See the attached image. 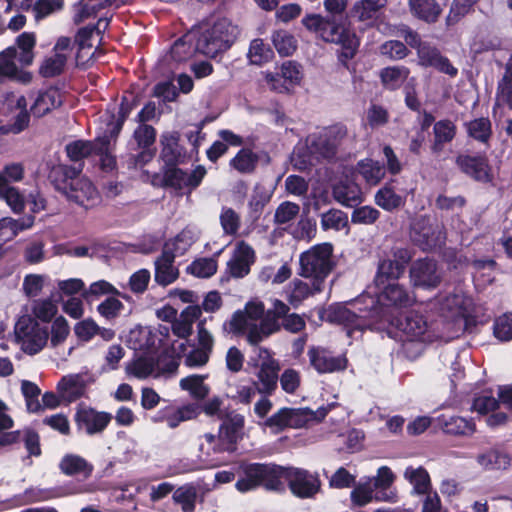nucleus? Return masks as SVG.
Masks as SVG:
<instances>
[{
    "instance_id": "obj_15",
    "label": "nucleus",
    "mask_w": 512,
    "mask_h": 512,
    "mask_svg": "<svg viewBox=\"0 0 512 512\" xmlns=\"http://www.w3.org/2000/svg\"><path fill=\"white\" fill-rule=\"evenodd\" d=\"M387 321L390 327L405 334L409 340L421 337L427 330V321L424 316L413 310L400 312L396 316L388 317L386 314Z\"/></svg>"
},
{
    "instance_id": "obj_57",
    "label": "nucleus",
    "mask_w": 512,
    "mask_h": 512,
    "mask_svg": "<svg viewBox=\"0 0 512 512\" xmlns=\"http://www.w3.org/2000/svg\"><path fill=\"white\" fill-rule=\"evenodd\" d=\"M479 0H453L450 11L446 17L448 26L456 24L462 17L469 13L474 4Z\"/></svg>"
},
{
    "instance_id": "obj_64",
    "label": "nucleus",
    "mask_w": 512,
    "mask_h": 512,
    "mask_svg": "<svg viewBox=\"0 0 512 512\" xmlns=\"http://www.w3.org/2000/svg\"><path fill=\"white\" fill-rule=\"evenodd\" d=\"M70 333V327L67 320L63 316H58L51 326L50 342L53 347H57L63 343Z\"/></svg>"
},
{
    "instance_id": "obj_43",
    "label": "nucleus",
    "mask_w": 512,
    "mask_h": 512,
    "mask_svg": "<svg viewBox=\"0 0 512 512\" xmlns=\"http://www.w3.org/2000/svg\"><path fill=\"white\" fill-rule=\"evenodd\" d=\"M196 50L188 34L178 38L170 49V57L175 62L181 63L188 60Z\"/></svg>"
},
{
    "instance_id": "obj_22",
    "label": "nucleus",
    "mask_w": 512,
    "mask_h": 512,
    "mask_svg": "<svg viewBox=\"0 0 512 512\" xmlns=\"http://www.w3.org/2000/svg\"><path fill=\"white\" fill-rule=\"evenodd\" d=\"M456 164L467 176L476 181L488 182L490 180L488 160L482 155H459Z\"/></svg>"
},
{
    "instance_id": "obj_1",
    "label": "nucleus",
    "mask_w": 512,
    "mask_h": 512,
    "mask_svg": "<svg viewBox=\"0 0 512 512\" xmlns=\"http://www.w3.org/2000/svg\"><path fill=\"white\" fill-rule=\"evenodd\" d=\"M301 23L309 32L314 33L316 37L324 42L340 45L341 51L338 54V61L345 68H349L348 62L356 55L359 40L350 29L348 19L310 13L302 18Z\"/></svg>"
},
{
    "instance_id": "obj_17",
    "label": "nucleus",
    "mask_w": 512,
    "mask_h": 512,
    "mask_svg": "<svg viewBox=\"0 0 512 512\" xmlns=\"http://www.w3.org/2000/svg\"><path fill=\"white\" fill-rule=\"evenodd\" d=\"M255 261L254 249L246 241L241 240L236 244L232 257L227 262L226 272L233 278H244L250 273Z\"/></svg>"
},
{
    "instance_id": "obj_40",
    "label": "nucleus",
    "mask_w": 512,
    "mask_h": 512,
    "mask_svg": "<svg viewBox=\"0 0 512 512\" xmlns=\"http://www.w3.org/2000/svg\"><path fill=\"white\" fill-rule=\"evenodd\" d=\"M182 390L188 391L192 398L203 400L209 394V387L204 384V377L201 375H189L180 380Z\"/></svg>"
},
{
    "instance_id": "obj_37",
    "label": "nucleus",
    "mask_w": 512,
    "mask_h": 512,
    "mask_svg": "<svg viewBox=\"0 0 512 512\" xmlns=\"http://www.w3.org/2000/svg\"><path fill=\"white\" fill-rule=\"evenodd\" d=\"M35 216L33 214L25 215L19 219L3 217L0 219V235L10 232L8 238L17 236L20 232L31 228L34 225Z\"/></svg>"
},
{
    "instance_id": "obj_24",
    "label": "nucleus",
    "mask_w": 512,
    "mask_h": 512,
    "mask_svg": "<svg viewBox=\"0 0 512 512\" xmlns=\"http://www.w3.org/2000/svg\"><path fill=\"white\" fill-rule=\"evenodd\" d=\"M311 280V285L298 278H294L289 283L287 301L294 308L299 307L307 298L321 293L324 290V284L314 279Z\"/></svg>"
},
{
    "instance_id": "obj_27",
    "label": "nucleus",
    "mask_w": 512,
    "mask_h": 512,
    "mask_svg": "<svg viewBox=\"0 0 512 512\" xmlns=\"http://www.w3.org/2000/svg\"><path fill=\"white\" fill-rule=\"evenodd\" d=\"M61 105L62 99L59 90L55 87H50L45 91L39 92L30 111L35 117L40 118Z\"/></svg>"
},
{
    "instance_id": "obj_18",
    "label": "nucleus",
    "mask_w": 512,
    "mask_h": 512,
    "mask_svg": "<svg viewBox=\"0 0 512 512\" xmlns=\"http://www.w3.org/2000/svg\"><path fill=\"white\" fill-rule=\"evenodd\" d=\"M74 420L79 429H84L88 435H95L106 429L112 420V415L92 407H83L77 409Z\"/></svg>"
},
{
    "instance_id": "obj_45",
    "label": "nucleus",
    "mask_w": 512,
    "mask_h": 512,
    "mask_svg": "<svg viewBox=\"0 0 512 512\" xmlns=\"http://www.w3.org/2000/svg\"><path fill=\"white\" fill-rule=\"evenodd\" d=\"M217 261L213 258H199L186 268L187 273L198 278H209L217 272Z\"/></svg>"
},
{
    "instance_id": "obj_4",
    "label": "nucleus",
    "mask_w": 512,
    "mask_h": 512,
    "mask_svg": "<svg viewBox=\"0 0 512 512\" xmlns=\"http://www.w3.org/2000/svg\"><path fill=\"white\" fill-rule=\"evenodd\" d=\"M238 27L227 18H218L200 32L196 40V50L210 58L226 52L235 42Z\"/></svg>"
},
{
    "instance_id": "obj_20",
    "label": "nucleus",
    "mask_w": 512,
    "mask_h": 512,
    "mask_svg": "<svg viewBox=\"0 0 512 512\" xmlns=\"http://www.w3.org/2000/svg\"><path fill=\"white\" fill-rule=\"evenodd\" d=\"M417 55L422 66L433 67L451 77H455L458 73L457 68L451 64L450 60L443 56L438 48L428 42L419 47Z\"/></svg>"
},
{
    "instance_id": "obj_25",
    "label": "nucleus",
    "mask_w": 512,
    "mask_h": 512,
    "mask_svg": "<svg viewBox=\"0 0 512 512\" xmlns=\"http://www.w3.org/2000/svg\"><path fill=\"white\" fill-rule=\"evenodd\" d=\"M280 366L277 361H263L258 372V384L256 390L265 396H271L277 389Z\"/></svg>"
},
{
    "instance_id": "obj_47",
    "label": "nucleus",
    "mask_w": 512,
    "mask_h": 512,
    "mask_svg": "<svg viewBox=\"0 0 512 512\" xmlns=\"http://www.w3.org/2000/svg\"><path fill=\"white\" fill-rule=\"evenodd\" d=\"M21 392L24 396L26 407L29 412L37 413L42 410V406L39 401L41 390L37 384L29 380H23L21 383Z\"/></svg>"
},
{
    "instance_id": "obj_11",
    "label": "nucleus",
    "mask_w": 512,
    "mask_h": 512,
    "mask_svg": "<svg viewBox=\"0 0 512 512\" xmlns=\"http://www.w3.org/2000/svg\"><path fill=\"white\" fill-rule=\"evenodd\" d=\"M243 428L244 417L241 414L226 415L219 427L217 443L213 447L214 451L218 453L235 452L238 441L242 439Z\"/></svg>"
},
{
    "instance_id": "obj_49",
    "label": "nucleus",
    "mask_w": 512,
    "mask_h": 512,
    "mask_svg": "<svg viewBox=\"0 0 512 512\" xmlns=\"http://www.w3.org/2000/svg\"><path fill=\"white\" fill-rule=\"evenodd\" d=\"M467 132L475 140L486 143L492 133L491 122L485 117L474 119L467 124Z\"/></svg>"
},
{
    "instance_id": "obj_31",
    "label": "nucleus",
    "mask_w": 512,
    "mask_h": 512,
    "mask_svg": "<svg viewBox=\"0 0 512 512\" xmlns=\"http://www.w3.org/2000/svg\"><path fill=\"white\" fill-rule=\"evenodd\" d=\"M404 476L413 486L414 493L424 495L431 492L430 476L423 467H407Z\"/></svg>"
},
{
    "instance_id": "obj_53",
    "label": "nucleus",
    "mask_w": 512,
    "mask_h": 512,
    "mask_svg": "<svg viewBox=\"0 0 512 512\" xmlns=\"http://www.w3.org/2000/svg\"><path fill=\"white\" fill-rule=\"evenodd\" d=\"M48 330L46 327H38L33 334L25 341L24 352L29 355H35L39 353L47 344L48 341Z\"/></svg>"
},
{
    "instance_id": "obj_48",
    "label": "nucleus",
    "mask_w": 512,
    "mask_h": 512,
    "mask_svg": "<svg viewBox=\"0 0 512 512\" xmlns=\"http://www.w3.org/2000/svg\"><path fill=\"white\" fill-rule=\"evenodd\" d=\"M38 327H40V324L30 315H22L17 320L14 333L17 341L21 342L23 350L25 348L26 339L29 338Z\"/></svg>"
},
{
    "instance_id": "obj_7",
    "label": "nucleus",
    "mask_w": 512,
    "mask_h": 512,
    "mask_svg": "<svg viewBox=\"0 0 512 512\" xmlns=\"http://www.w3.org/2000/svg\"><path fill=\"white\" fill-rule=\"evenodd\" d=\"M161 170L162 177L159 186L165 189L172 188L176 191H181L184 188L189 190L197 188L206 175V169L201 165L197 166L190 174L178 166L163 165Z\"/></svg>"
},
{
    "instance_id": "obj_52",
    "label": "nucleus",
    "mask_w": 512,
    "mask_h": 512,
    "mask_svg": "<svg viewBox=\"0 0 512 512\" xmlns=\"http://www.w3.org/2000/svg\"><path fill=\"white\" fill-rule=\"evenodd\" d=\"M138 148L155 147L157 130L150 124H139L132 135Z\"/></svg>"
},
{
    "instance_id": "obj_12",
    "label": "nucleus",
    "mask_w": 512,
    "mask_h": 512,
    "mask_svg": "<svg viewBox=\"0 0 512 512\" xmlns=\"http://www.w3.org/2000/svg\"><path fill=\"white\" fill-rule=\"evenodd\" d=\"M286 482L290 492L297 498L314 497L320 490L321 482L316 475L302 468L288 467Z\"/></svg>"
},
{
    "instance_id": "obj_2",
    "label": "nucleus",
    "mask_w": 512,
    "mask_h": 512,
    "mask_svg": "<svg viewBox=\"0 0 512 512\" xmlns=\"http://www.w3.org/2000/svg\"><path fill=\"white\" fill-rule=\"evenodd\" d=\"M355 309L360 331H384V259H380L374 281L348 301Z\"/></svg>"
},
{
    "instance_id": "obj_41",
    "label": "nucleus",
    "mask_w": 512,
    "mask_h": 512,
    "mask_svg": "<svg viewBox=\"0 0 512 512\" xmlns=\"http://www.w3.org/2000/svg\"><path fill=\"white\" fill-rule=\"evenodd\" d=\"M510 457L507 453L498 450H490L478 456V463L485 469H506L510 465Z\"/></svg>"
},
{
    "instance_id": "obj_51",
    "label": "nucleus",
    "mask_w": 512,
    "mask_h": 512,
    "mask_svg": "<svg viewBox=\"0 0 512 512\" xmlns=\"http://www.w3.org/2000/svg\"><path fill=\"white\" fill-rule=\"evenodd\" d=\"M57 389L69 402L81 398L84 394V384L79 383L76 378L67 379L66 377H63L59 381Z\"/></svg>"
},
{
    "instance_id": "obj_50",
    "label": "nucleus",
    "mask_w": 512,
    "mask_h": 512,
    "mask_svg": "<svg viewBox=\"0 0 512 512\" xmlns=\"http://www.w3.org/2000/svg\"><path fill=\"white\" fill-rule=\"evenodd\" d=\"M103 22H105V25H104V29H105L109 24V19L100 18L96 24H90V25L81 27L77 31L74 41L78 45L79 50L92 47L90 40L93 36V33L94 32L101 33L100 26L102 25Z\"/></svg>"
},
{
    "instance_id": "obj_36",
    "label": "nucleus",
    "mask_w": 512,
    "mask_h": 512,
    "mask_svg": "<svg viewBox=\"0 0 512 512\" xmlns=\"http://www.w3.org/2000/svg\"><path fill=\"white\" fill-rule=\"evenodd\" d=\"M172 499L181 506L182 512H195L197 489L192 484H185L173 492Z\"/></svg>"
},
{
    "instance_id": "obj_62",
    "label": "nucleus",
    "mask_w": 512,
    "mask_h": 512,
    "mask_svg": "<svg viewBox=\"0 0 512 512\" xmlns=\"http://www.w3.org/2000/svg\"><path fill=\"white\" fill-rule=\"evenodd\" d=\"M410 260V256L406 250H399L395 254V260L390 261L388 268H386V280L397 279L406 270V265Z\"/></svg>"
},
{
    "instance_id": "obj_59",
    "label": "nucleus",
    "mask_w": 512,
    "mask_h": 512,
    "mask_svg": "<svg viewBox=\"0 0 512 512\" xmlns=\"http://www.w3.org/2000/svg\"><path fill=\"white\" fill-rule=\"evenodd\" d=\"M153 369V361L145 357L134 359L126 366L127 374L133 375L139 379L147 378L153 372Z\"/></svg>"
},
{
    "instance_id": "obj_58",
    "label": "nucleus",
    "mask_w": 512,
    "mask_h": 512,
    "mask_svg": "<svg viewBox=\"0 0 512 512\" xmlns=\"http://www.w3.org/2000/svg\"><path fill=\"white\" fill-rule=\"evenodd\" d=\"M91 141L76 140L66 145L65 150L69 159L79 162L92 155Z\"/></svg>"
},
{
    "instance_id": "obj_9",
    "label": "nucleus",
    "mask_w": 512,
    "mask_h": 512,
    "mask_svg": "<svg viewBox=\"0 0 512 512\" xmlns=\"http://www.w3.org/2000/svg\"><path fill=\"white\" fill-rule=\"evenodd\" d=\"M347 134L343 125H333L324 129L318 135H314L310 142V150L313 154L326 159H335L338 148Z\"/></svg>"
},
{
    "instance_id": "obj_21",
    "label": "nucleus",
    "mask_w": 512,
    "mask_h": 512,
    "mask_svg": "<svg viewBox=\"0 0 512 512\" xmlns=\"http://www.w3.org/2000/svg\"><path fill=\"white\" fill-rule=\"evenodd\" d=\"M410 277L415 286L426 288H434L440 282L436 262L431 259H420L413 263Z\"/></svg>"
},
{
    "instance_id": "obj_33",
    "label": "nucleus",
    "mask_w": 512,
    "mask_h": 512,
    "mask_svg": "<svg viewBox=\"0 0 512 512\" xmlns=\"http://www.w3.org/2000/svg\"><path fill=\"white\" fill-rule=\"evenodd\" d=\"M433 151L440 152L445 143L451 142L456 136V125L448 119L439 120L434 124Z\"/></svg>"
},
{
    "instance_id": "obj_42",
    "label": "nucleus",
    "mask_w": 512,
    "mask_h": 512,
    "mask_svg": "<svg viewBox=\"0 0 512 512\" xmlns=\"http://www.w3.org/2000/svg\"><path fill=\"white\" fill-rule=\"evenodd\" d=\"M272 42L281 56H290L297 49V41L292 34L285 30L274 31Z\"/></svg>"
},
{
    "instance_id": "obj_54",
    "label": "nucleus",
    "mask_w": 512,
    "mask_h": 512,
    "mask_svg": "<svg viewBox=\"0 0 512 512\" xmlns=\"http://www.w3.org/2000/svg\"><path fill=\"white\" fill-rule=\"evenodd\" d=\"M124 307L118 298L109 296L97 306V312L106 320L111 321L120 316Z\"/></svg>"
},
{
    "instance_id": "obj_23",
    "label": "nucleus",
    "mask_w": 512,
    "mask_h": 512,
    "mask_svg": "<svg viewBox=\"0 0 512 512\" xmlns=\"http://www.w3.org/2000/svg\"><path fill=\"white\" fill-rule=\"evenodd\" d=\"M301 78V66L296 61L288 60L283 62L281 73L271 75L268 81L275 90L284 92L289 90V86L292 87L299 84Z\"/></svg>"
},
{
    "instance_id": "obj_63",
    "label": "nucleus",
    "mask_w": 512,
    "mask_h": 512,
    "mask_svg": "<svg viewBox=\"0 0 512 512\" xmlns=\"http://www.w3.org/2000/svg\"><path fill=\"white\" fill-rule=\"evenodd\" d=\"M140 96L133 91H125L121 96L119 110L117 113L118 119L126 122L131 112L139 105Z\"/></svg>"
},
{
    "instance_id": "obj_28",
    "label": "nucleus",
    "mask_w": 512,
    "mask_h": 512,
    "mask_svg": "<svg viewBox=\"0 0 512 512\" xmlns=\"http://www.w3.org/2000/svg\"><path fill=\"white\" fill-rule=\"evenodd\" d=\"M437 421L440 428L447 434L471 435L475 431V424L460 416L442 414Z\"/></svg>"
},
{
    "instance_id": "obj_16",
    "label": "nucleus",
    "mask_w": 512,
    "mask_h": 512,
    "mask_svg": "<svg viewBox=\"0 0 512 512\" xmlns=\"http://www.w3.org/2000/svg\"><path fill=\"white\" fill-rule=\"evenodd\" d=\"M310 365L319 373L327 374L344 371L348 360L345 356H333L332 353L321 346H312L308 349Z\"/></svg>"
},
{
    "instance_id": "obj_44",
    "label": "nucleus",
    "mask_w": 512,
    "mask_h": 512,
    "mask_svg": "<svg viewBox=\"0 0 512 512\" xmlns=\"http://www.w3.org/2000/svg\"><path fill=\"white\" fill-rule=\"evenodd\" d=\"M120 294V291L107 280H98L90 284L88 289L83 290L82 297L87 301L99 299L102 296Z\"/></svg>"
},
{
    "instance_id": "obj_32",
    "label": "nucleus",
    "mask_w": 512,
    "mask_h": 512,
    "mask_svg": "<svg viewBox=\"0 0 512 512\" xmlns=\"http://www.w3.org/2000/svg\"><path fill=\"white\" fill-rule=\"evenodd\" d=\"M259 156L249 148L240 149L230 160V166L241 174H251L255 171Z\"/></svg>"
},
{
    "instance_id": "obj_5",
    "label": "nucleus",
    "mask_w": 512,
    "mask_h": 512,
    "mask_svg": "<svg viewBox=\"0 0 512 512\" xmlns=\"http://www.w3.org/2000/svg\"><path fill=\"white\" fill-rule=\"evenodd\" d=\"M333 245L324 242L312 246L309 250L301 253L298 274L304 278L314 279L325 285L326 278L333 270L332 261Z\"/></svg>"
},
{
    "instance_id": "obj_34",
    "label": "nucleus",
    "mask_w": 512,
    "mask_h": 512,
    "mask_svg": "<svg viewBox=\"0 0 512 512\" xmlns=\"http://www.w3.org/2000/svg\"><path fill=\"white\" fill-rule=\"evenodd\" d=\"M384 7L382 0H359L349 11V16L359 21L371 20Z\"/></svg>"
},
{
    "instance_id": "obj_35",
    "label": "nucleus",
    "mask_w": 512,
    "mask_h": 512,
    "mask_svg": "<svg viewBox=\"0 0 512 512\" xmlns=\"http://www.w3.org/2000/svg\"><path fill=\"white\" fill-rule=\"evenodd\" d=\"M16 44L20 52L17 56L18 62L22 66H30L34 60V48L36 46V36L33 32H23L16 38Z\"/></svg>"
},
{
    "instance_id": "obj_39",
    "label": "nucleus",
    "mask_w": 512,
    "mask_h": 512,
    "mask_svg": "<svg viewBox=\"0 0 512 512\" xmlns=\"http://www.w3.org/2000/svg\"><path fill=\"white\" fill-rule=\"evenodd\" d=\"M248 57L252 64L262 66L274 58V51L263 39L256 38L250 43Z\"/></svg>"
},
{
    "instance_id": "obj_56",
    "label": "nucleus",
    "mask_w": 512,
    "mask_h": 512,
    "mask_svg": "<svg viewBox=\"0 0 512 512\" xmlns=\"http://www.w3.org/2000/svg\"><path fill=\"white\" fill-rule=\"evenodd\" d=\"M357 171L369 184H377L384 175V173H381V168L379 167L378 162H374L371 159L359 161L357 164Z\"/></svg>"
},
{
    "instance_id": "obj_26",
    "label": "nucleus",
    "mask_w": 512,
    "mask_h": 512,
    "mask_svg": "<svg viewBox=\"0 0 512 512\" xmlns=\"http://www.w3.org/2000/svg\"><path fill=\"white\" fill-rule=\"evenodd\" d=\"M408 5L411 14L426 24H435L443 11L436 0H408Z\"/></svg>"
},
{
    "instance_id": "obj_55",
    "label": "nucleus",
    "mask_w": 512,
    "mask_h": 512,
    "mask_svg": "<svg viewBox=\"0 0 512 512\" xmlns=\"http://www.w3.org/2000/svg\"><path fill=\"white\" fill-rule=\"evenodd\" d=\"M66 56L56 54L54 57L47 58L40 67V74L45 78L59 76L64 71Z\"/></svg>"
},
{
    "instance_id": "obj_19",
    "label": "nucleus",
    "mask_w": 512,
    "mask_h": 512,
    "mask_svg": "<svg viewBox=\"0 0 512 512\" xmlns=\"http://www.w3.org/2000/svg\"><path fill=\"white\" fill-rule=\"evenodd\" d=\"M58 469L66 477L86 481L92 477L94 465L79 454L66 453L60 459Z\"/></svg>"
},
{
    "instance_id": "obj_29",
    "label": "nucleus",
    "mask_w": 512,
    "mask_h": 512,
    "mask_svg": "<svg viewBox=\"0 0 512 512\" xmlns=\"http://www.w3.org/2000/svg\"><path fill=\"white\" fill-rule=\"evenodd\" d=\"M333 197L346 207H356L362 202V192L359 185L352 182H340L333 188Z\"/></svg>"
},
{
    "instance_id": "obj_13",
    "label": "nucleus",
    "mask_w": 512,
    "mask_h": 512,
    "mask_svg": "<svg viewBox=\"0 0 512 512\" xmlns=\"http://www.w3.org/2000/svg\"><path fill=\"white\" fill-rule=\"evenodd\" d=\"M179 131H165L160 135L159 160L166 166H179L189 159L186 148L180 144Z\"/></svg>"
},
{
    "instance_id": "obj_6",
    "label": "nucleus",
    "mask_w": 512,
    "mask_h": 512,
    "mask_svg": "<svg viewBox=\"0 0 512 512\" xmlns=\"http://www.w3.org/2000/svg\"><path fill=\"white\" fill-rule=\"evenodd\" d=\"M55 188L75 204L88 210L101 202V196L94 184L87 178L56 181Z\"/></svg>"
},
{
    "instance_id": "obj_46",
    "label": "nucleus",
    "mask_w": 512,
    "mask_h": 512,
    "mask_svg": "<svg viewBox=\"0 0 512 512\" xmlns=\"http://www.w3.org/2000/svg\"><path fill=\"white\" fill-rule=\"evenodd\" d=\"M321 227L324 231L330 229L340 231L348 227V216L341 210L330 209L322 214Z\"/></svg>"
},
{
    "instance_id": "obj_14",
    "label": "nucleus",
    "mask_w": 512,
    "mask_h": 512,
    "mask_svg": "<svg viewBox=\"0 0 512 512\" xmlns=\"http://www.w3.org/2000/svg\"><path fill=\"white\" fill-rule=\"evenodd\" d=\"M179 236L170 244L166 242L163 246L161 255L155 260V282L163 287L172 284L179 277V270L174 267L175 246Z\"/></svg>"
},
{
    "instance_id": "obj_3",
    "label": "nucleus",
    "mask_w": 512,
    "mask_h": 512,
    "mask_svg": "<svg viewBox=\"0 0 512 512\" xmlns=\"http://www.w3.org/2000/svg\"><path fill=\"white\" fill-rule=\"evenodd\" d=\"M243 477L235 484L236 489L246 493L262 486L268 491L282 492L285 490L288 467L274 463H248L240 466Z\"/></svg>"
},
{
    "instance_id": "obj_61",
    "label": "nucleus",
    "mask_w": 512,
    "mask_h": 512,
    "mask_svg": "<svg viewBox=\"0 0 512 512\" xmlns=\"http://www.w3.org/2000/svg\"><path fill=\"white\" fill-rule=\"evenodd\" d=\"M493 333L500 341L512 340V313H505L495 319Z\"/></svg>"
},
{
    "instance_id": "obj_10",
    "label": "nucleus",
    "mask_w": 512,
    "mask_h": 512,
    "mask_svg": "<svg viewBox=\"0 0 512 512\" xmlns=\"http://www.w3.org/2000/svg\"><path fill=\"white\" fill-rule=\"evenodd\" d=\"M318 318L321 322L333 325H341L347 330L348 336L353 331H360L356 311L347 302H335L327 307L318 308Z\"/></svg>"
},
{
    "instance_id": "obj_30",
    "label": "nucleus",
    "mask_w": 512,
    "mask_h": 512,
    "mask_svg": "<svg viewBox=\"0 0 512 512\" xmlns=\"http://www.w3.org/2000/svg\"><path fill=\"white\" fill-rule=\"evenodd\" d=\"M0 199L4 200L14 213H22L25 208L24 196L10 186L6 177L0 174Z\"/></svg>"
},
{
    "instance_id": "obj_8",
    "label": "nucleus",
    "mask_w": 512,
    "mask_h": 512,
    "mask_svg": "<svg viewBox=\"0 0 512 512\" xmlns=\"http://www.w3.org/2000/svg\"><path fill=\"white\" fill-rule=\"evenodd\" d=\"M410 237L423 251L441 247L446 239L443 226L432 223L429 218L423 216L413 223Z\"/></svg>"
},
{
    "instance_id": "obj_38",
    "label": "nucleus",
    "mask_w": 512,
    "mask_h": 512,
    "mask_svg": "<svg viewBox=\"0 0 512 512\" xmlns=\"http://www.w3.org/2000/svg\"><path fill=\"white\" fill-rule=\"evenodd\" d=\"M413 302V298L408 291L397 283L386 284V308L394 306L396 308H406Z\"/></svg>"
},
{
    "instance_id": "obj_60",
    "label": "nucleus",
    "mask_w": 512,
    "mask_h": 512,
    "mask_svg": "<svg viewBox=\"0 0 512 512\" xmlns=\"http://www.w3.org/2000/svg\"><path fill=\"white\" fill-rule=\"evenodd\" d=\"M264 425L275 432H282L290 427V407H282L276 413L266 418Z\"/></svg>"
}]
</instances>
